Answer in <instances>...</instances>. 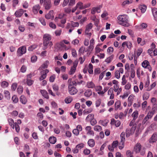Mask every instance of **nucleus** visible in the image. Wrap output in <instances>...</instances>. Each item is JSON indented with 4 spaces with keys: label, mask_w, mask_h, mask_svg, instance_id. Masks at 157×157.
<instances>
[{
    "label": "nucleus",
    "mask_w": 157,
    "mask_h": 157,
    "mask_svg": "<svg viewBox=\"0 0 157 157\" xmlns=\"http://www.w3.org/2000/svg\"><path fill=\"white\" fill-rule=\"evenodd\" d=\"M128 17L127 15H124L119 16L117 19L119 21L118 23L119 24L124 26L128 27L130 25L128 22Z\"/></svg>",
    "instance_id": "f257e3e1"
},
{
    "label": "nucleus",
    "mask_w": 157,
    "mask_h": 157,
    "mask_svg": "<svg viewBox=\"0 0 157 157\" xmlns=\"http://www.w3.org/2000/svg\"><path fill=\"white\" fill-rule=\"evenodd\" d=\"M136 127V125H133L131 128H127L125 132L126 137H129L134 133Z\"/></svg>",
    "instance_id": "f03ea898"
},
{
    "label": "nucleus",
    "mask_w": 157,
    "mask_h": 157,
    "mask_svg": "<svg viewBox=\"0 0 157 157\" xmlns=\"http://www.w3.org/2000/svg\"><path fill=\"white\" fill-rule=\"evenodd\" d=\"M75 0H64L62 5L63 7H65L68 4V6H72L75 4Z\"/></svg>",
    "instance_id": "7ed1b4c3"
},
{
    "label": "nucleus",
    "mask_w": 157,
    "mask_h": 157,
    "mask_svg": "<svg viewBox=\"0 0 157 157\" xmlns=\"http://www.w3.org/2000/svg\"><path fill=\"white\" fill-rule=\"evenodd\" d=\"M68 91L71 95H75L78 92V90L74 86L71 85L68 86Z\"/></svg>",
    "instance_id": "20e7f679"
},
{
    "label": "nucleus",
    "mask_w": 157,
    "mask_h": 157,
    "mask_svg": "<svg viewBox=\"0 0 157 157\" xmlns=\"http://www.w3.org/2000/svg\"><path fill=\"white\" fill-rule=\"evenodd\" d=\"M26 47L23 46L19 48L17 51V55L19 56H22L26 53Z\"/></svg>",
    "instance_id": "39448f33"
},
{
    "label": "nucleus",
    "mask_w": 157,
    "mask_h": 157,
    "mask_svg": "<svg viewBox=\"0 0 157 157\" xmlns=\"http://www.w3.org/2000/svg\"><path fill=\"white\" fill-rule=\"evenodd\" d=\"M48 72L49 71L48 69H46L42 71H41L40 74L41 75L40 77L39 78L40 81L42 80L45 79L47 76V74Z\"/></svg>",
    "instance_id": "423d86ee"
},
{
    "label": "nucleus",
    "mask_w": 157,
    "mask_h": 157,
    "mask_svg": "<svg viewBox=\"0 0 157 157\" xmlns=\"http://www.w3.org/2000/svg\"><path fill=\"white\" fill-rule=\"evenodd\" d=\"M44 6L45 9L47 10H49L51 7V2L50 0H46L44 3Z\"/></svg>",
    "instance_id": "0eeeda50"
},
{
    "label": "nucleus",
    "mask_w": 157,
    "mask_h": 157,
    "mask_svg": "<svg viewBox=\"0 0 157 157\" xmlns=\"http://www.w3.org/2000/svg\"><path fill=\"white\" fill-rule=\"evenodd\" d=\"M102 7L101 5H99L97 7H94L92 8L91 11V13L92 14H94L96 12L98 13H99L101 12L100 9Z\"/></svg>",
    "instance_id": "6e6552de"
},
{
    "label": "nucleus",
    "mask_w": 157,
    "mask_h": 157,
    "mask_svg": "<svg viewBox=\"0 0 157 157\" xmlns=\"http://www.w3.org/2000/svg\"><path fill=\"white\" fill-rule=\"evenodd\" d=\"M45 17L47 19H51L52 20L54 18L53 11V10H50L48 13L45 15Z\"/></svg>",
    "instance_id": "1a4fd4ad"
},
{
    "label": "nucleus",
    "mask_w": 157,
    "mask_h": 157,
    "mask_svg": "<svg viewBox=\"0 0 157 157\" xmlns=\"http://www.w3.org/2000/svg\"><path fill=\"white\" fill-rule=\"evenodd\" d=\"M157 140V134L154 133L149 140V142L151 144H153Z\"/></svg>",
    "instance_id": "9d476101"
},
{
    "label": "nucleus",
    "mask_w": 157,
    "mask_h": 157,
    "mask_svg": "<svg viewBox=\"0 0 157 157\" xmlns=\"http://www.w3.org/2000/svg\"><path fill=\"white\" fill-rule=\"evenodd\" d=\"M121 137V141L119 143L120 145L121 144L123 145L124 144V141H125V133L124 132H122L120 135Z\"/></svg>",
    "instance_id": "9b49d317"
},
{
    "label": "nucleus",
    "mask_w": 157,
    "mask_h": 157,
    "mask_svg": "<svg viewBox=\"0 0 157 157\" xmlns=\"http://www.w3.org/2000/svg\"><path fill=\"white\" fill-rule=\"evenodd\" d=\"M141 148L142 146L141 144L140 143H137L134 147V151L137 153H139Z\"/></svg>",
    "instance_id": "f8f14e48"
},
{
    "label": "nucleus",
    "mask_w": 157,
    "mask_h": 157,
    "mask_svg": "<svg viewBox=\"0 0 157 157\" xmlns=\"http://www.w3.org/2000/svg\"><path fill=\"white\" fill-rule=\"evenodd\" d=\"M24 11L22 9H20L18 11H16L15 13V16L17 17H21L23 14Z\"/></svg>",
    "instance_id": "ddd939ff"
},
{
    "label": "nucleus",
    "mask_w": 157,
    "mask_h": 157,
    "mask_svg": "<svg viewBox=\"0 0 157 157\" xmlns=\"http://www.w3.org/2000/svg\"><path fill=\"white\" fill-rule=\"evenodd\" d=\"M40 92L42 96L45 98L48 99L49 98L48 93L46 91L44 90H41Z\"/></svg>",
    "instance_id": "4468645a"
},
{
    "label": "nucleus",
    "mask_w": 157,
    "mask_h": 157,
    "mask_svg": "<svg viewBox=\"0 0 157 157\" xmlns=\"http://www.w3.org/2000/svg\"><path fill=\"white\" fill-rule=\"evenodd\" d=\"M44 41L49 42L51 40V37L50 35L48 34H45L43 36Z\"/></svg>",
    "instance_id": "2eb2a0df"
},
{
    "label": "nucleus",
    "mask_w": 157,
    "mask_h": 157,
    "mask_svg": "<svg viewBox=\"0 0 157 157\" xmlns=\"http://www.w3.org/2000/svg\"><path fill=\"white\" fill-rule=\"evenodd\" d=\"M49 64L48 61H46L44 63L41 65V67L39 68V70H41L43 69L47 68L48 67V65Z\"/></svg>",
    "instance_id": "dca6fc26"
},
{
    "label": "nucleus",
    "mask_w": 157,
    "mask_h": 157,
    "mask_svg": "<svg viewBox=\"0 0 157 157\" xmlns=\"http://www.w3.org/2000/svg\"><path fill=\"white\" fill-rule=\"evenodd\" d=\"M40 6L39 5L34 6L33 9V13L35 14L37 13L39 9H40Z\"/></svg>",
    "instance_id": "f3484780"
},
{
    "label": "nucleus",
    "mask_w": 157,
    "mask_h": 157,
    "mask_svg": "<svg viewBox=\"0 0 157 157\" xmlns=\"http://www.w3.org/2000/svg\"><path fill=\"white\" fill-rule=\"evenodd\" d=\"M152 12L155 20L157 21V9L154 8L152 9Z\"/></svg>",
    "instance_id": "a211bd4d"
},
{
    "label": "nucleus",
    "mask_w": 157,
    "mask_h": 157,
    "mask_svg": "<svg viewBox=\"0 0 157 157\" xmlns=\"http://www.w3.org/2000/svg\"><path fill=\"white\" fill-rule=\"evenodd\" d=\"M20 100L23 104H25L27 102V100L25 97L23 95H21L20 98Z\"/></svg>",
    "instance_id": "6ab92c4d"
},
{
    "label": "nucleus",
    "mask_w": 157,
    "mask_h": 157,
    "mask_svg": "<svg viewBox=\"0 0 157 157\" xmlns=\"http://www.w3.org/2000/svg\"><path fill=\"white\" fill-rule=\"evenodd\" d=\"M88 144L89 146L93 147L95 144V142L94 140L93 139H90L88 142Z\"/></svg>",
    "instance_id": "aec40b11"
},
{
    "label": "nucleus",
    "mask_w": 157,
    "mask_h": 157,
    "mask_svg": "<svg viewBox=\"0 0 157 157\" xmlns=\"http://www.w3.org/2000/svg\"><path fill=\"white\" fill-rule=\"evenodd\" d=\"M77 8H79L80 10H82L84 9L83 3L81 2H79L78 3L76 6Z\"/></svg>",
    "instance_id": "412c9836"
},
{
    "label": "nucleus",
    "mask_w": 157,
    "mask_h": 157,
    "mask_svg": "<svg viewBox=\"0 0 157 157\" xmlns=\"http://www.w3.org/2000/svg\"><path fill=\"white\" fill-rule=\"evenodd\" d=\"M93 27V25L91 23H90L87 25L86 28V32H89L90 30Z\"/></svg>",
    "instance_id": "4be33fe9"
},
{
    "label": "nucleus",
    "mask_w": 157,
    "mask_h": 157,
    "mask_svg": "<svg viewBox=\"0 0 157 157\" xmlns=\"http://www.w3.org/2000/svg\"><path fill=\"white\" fill-rule=\"evenodd\" d=\"M92 92L90 90H86L84 93V95L85 96L89 97L92 95Z\"/></svg>",
    "instance_id": "5701e85b"
},
{
    "label": "nucleus",
    "mask_w": 157,
    "mask_h": 157,
    "mask_svg": "<svg viewBox=\"0 0 157 157\" xmlns=\"http://www.w3.org/2000/svg\"><path fill=\"white\" fill-rule=\"evenodd\" d=\"M56 139L54 137H50L49 139V141L50 143L52 144H54L56 142Z\"/></svg>",
    "instance_id": "b1692460"
},
{
    "label": "nucleus",
    "mask_w": 157,
    "mask_h": 157,
    "mask_svg": "<svg viewBox=\"0 0 157 157\" xmlns=\"http://www.w3.org/2000/svg\"><path fill=\"white\" fill-rule=\"evenodd\" d=\"M139 8L141 11L142 13H144L146 11L147 7L145 5H140L139 6Z\"/></svg>",
    "instance_id": "393cba45"
},
{
    "label": "nucleus",
    "mask_w": 157,
    "mask_h": 157,
    "mask_svg": "<svg viewBox=\"0 0 157 157\" xmlns=\"http://www.w3.org/2000/svg\"><path fill=\"white\" fill-rule=\"evenodd\" d=\"M30 78V75H27V83L29 86L33 84V81L32 80L28 79V78Z\"/></svg>",
    "instance_id": "a878e982"
},
{
    "label": "nucleus",
    "mask_w": 157,
    "mask_h": 157,
    "mask_svg": "<svg viewBox=\"0 0 157 157\" xmlns=\"http://www.w3.org/2000/svg\"><path fill=\"white\" fill-rule=\"evenodd\" d=\"M155 113V112H154V110H151V111L148 113L147 115L146 116L148 118L150 119L152 117L153 115Z\"/></svg>",
    "instance_id": "bb28decb"
},
{
    "label": "nucleus",
    "mask_w": 157,
    "mask_h": 157,
    "mask_svg": "<svg viewBox=\"0 0 157 157\" xmlns=\"http://www.w3.org/2000/svg\"><path fill=\"white\" fill-rule=\"evenodd\" d=\"M149 62L148 61L146 60H145L142 63V66L145 68H146V67L149 65Z\"/></svg>",
    "instance_id": "cd10ccee"
},
{
    "label": "nucleus",
    "mask_w": 157,
    "mask_h": 157,
    "mask_svg": "<svg viewBox=\"0 0 157 157\" xmlns=\"http://www.w3.org/2000/svg\"><path fill=\"white\" fill-rule=\"evenodd\" d=\"M87 86L89 88H93L95 87V85L92 82H88L87 83Z\"/></svg>",
    "instance_id": "c85d7f7f"
},
{
    "label": "nucleus",
    "mask_w": 157,
    "mask_h": 157,
    "mask_svg": "<svg viewBox=\"0 0 157 157\" xmlns=\"http://www.w3.org/2000/svg\"><path fill=\"white\" fill-rule=\"evenodd\" d=\"M113 55H112L105 60V62L108 63H110L111 62V60L113 59Z\"/></svg>",
    "instance_id": "c756f323"
},
{
    "label": "nucleus",
    "mask_w": 157,
    "mask_h": 157,
    "mask_svg": "<svg viewBox=\"0 0 157 157\" xmlns=\"http://www.w3.org/2000/svg\"><path fill=\"white\" fill-rule=\"evenodd\" d=\"M115 110H117L119 108L121 105V102L118 101L116 102L115 103Z\"/></svg>",
    "instance_id": "7c9ffc66"
},
{
    "label": "nucleus",
    "mask_w": 157,
    "mask_h": 157,
    "mask_svg": "<svg viewBox=\"0 0 157 157\" xmlns=\"http://www.w3.org/2000/svg\"><path fill=\"white\" fill-rule=\"evenodd\" d=\"M132 2L133 0H126L122 3V5L125 6L126 4H129L132 3Z\"/></svg>",
    "instance_id": "2f4dec72"
},
{
    "label": "nucleus",
    "mask_w": 157,
    "mask_h": 157,
    "mask_svg": "<svg viewBox=\"0 0 157 157\" xmlns=\"http://www.w3.org/2000/svg\"><path fill=\"white\" fill-rule=\"evenodd\" d=\"M12 99L13 102L15 103H17L18 101V98H17V96L15 95H14L12 97Z\"/></svg>",
    "instance_id": "473e14b6"
},
{
    "label": "nucleus",
    "mask_w": 157,
    "mask_h": 157,
    "mask_svg": "<svg viewBox=\"0 0 157 157\" xmlns=\"http://www.w3.org/2000/svg\"><path fill=\"white\" fill-rule=\"evenodd\" d=\"M94 129L95 131L99 132L102 130V128L101 126L97 125L94 127Z\"/></svg>",
    "instance_id": "72a5a7b5"
},
{
    "label": "nucleus",
    "mask_w": 157,
    "mask_h": 157,
    "mask_svg": "<svg viewBox=\"0 0 157 157\" xmlns=\"http://www.w3.org/2000/svg\"><path fill=\"white\" fill-rule=\"evenodd\" d=\"M132 116L133 117V119L135 120L138 116V113L137 111L134 112L132 113Z\"/></svg>",
    "instance_id": "f704fd0d"
},
{
    "label": "nucleus",
    "mask_w": 157,
    "mask_h": 157,
    "mask_svg": "<svg viewBox=\"0 0 157 157\" xmlns=\"http://www.w3.org/2000/svg\"><path fill=\"white\" fill-rule=\"evenodd\" d=\"M108 122V121H107L106 120L104 121L100 120L99 121V123L101 124L102 125L104 126H106L107 125Z\"/></svg>",
    "instance_id": "c9c22d12"
},
{
    "label": "nucleus",
    "mask_w": 157,
    "mask_h": 157,
    "mask_svg": "<svg viewBox=\"0 0 157 157\" xmlns=\"http://www.w3.org/2000/svg\"><path fill=\"white\" fill-rule=\"evenodd\" d=\"M8 83L5 81L2 82L1 84V86L2 87L5 88L7 87L8 86Z\"/></svg>",
    "instance_id": "e433bc0d"
},
{
    "label": "nucleus",
    "mask_w": 157,
    "mask_h": 157,
    "mask_svg": "<svg viewBox=\"0 0 157 157\" xmlns=\"http://www.w3.org/2000/svg\"><path fill=\"white\" fill-rule=\"evenodd\" d=\"M94 118V115L93 114H89L87 117L86 120L87 121H90Z\"/></svg>",
    "instance_id": "4c0bfd02"
},
{
    "label": "nucleus",
    "mask_w": 157,
    "mask_h": 157,
    "mask_svg": "<svg viewBox=\"0 0 157 157\" xmlns=\"http://www.w3.org/2000/svg\"><path fill=\"white\" fill-rule=\"evenodd\" d=\"M149 95L147 92L145 93L143 95V99L144 100H147L149 98Z\"/></svg>",
    "instance_id": "58836bf2"
},
{
    "label": "nucleus",
    "mask_w": 157,
    "mask_h": 157,
    "mask_svg": "<svg viewBox=\"0 0 157 157\" xmlns=\"http://www.w3.org/2000/svg\"><path fill=\"white\" fill-rule=\"evenodd\" d=\"M115 76L117 79H119L120 77V74L119 71H116L115 73Z\"/></svg>",
    "instance_id": "ea45409f"
},
{
    "label": "nucleus",
    "mask_w": 157,
    "mask_h": 157,
    "mask_svg": "<svg viewBox=\"0 0 157 157\" xmlns=\"http://www.w3.org/2000/svg\"><path fill=\"white\" fill-rule=\"evenodd\" d=\"M126 154L127 157H133L131 151L129 150L127 151Z\"/></svg>",
    "instance_id": "a19ab883"
},
{
    "label": "nucleus",
    "mask_w": 157,
    "mask_h": 157,
    "mask_svg": "<svg viewBox=\"0 0 157 157\" xmlns=\"http://www.w3.org/2000/svg\"><path fill=\"white\" fill-rule=\"evenodd\" d=\"M76 68H74L73 67L71 68L69 74L70 75L73 74L75 72Z\"/></svg>",
    "instance_id": "79ce46f5"
},
{
    "label": "nucleus",
    "mask_w": 157,
    "mask_h": 157,
    "mask_svg": "<svg viewBox=\"0 0 157 157\" xmlns=\"http://www.w3.org/2000/svg\"><path fill=\"white\" fill-rule=\"evenodd\" d=\"M91 125L94 126L97 123V121L94 118L90 121Z\"/></svg>",
    "instance_id": "37998d69"
},
{
    "label": "nucleus",
    "mask_w": 157,
    "mask_h": 157,
    "mask_svg": "<svg viewBox=\"0 0 157 157\" xmlns=\"http://www.w3.org/2000/svg\"><path fill=\"white\" fill-rule=\"evenodd\" d=\"M84 144L83 143H81L78 144L76 146V148H77L78 149H81L83 147Z\"/></svg>",
    "instance_id": "c03bdc74"
},
{
    "label": "nucleus",
    "mask_w": 157,
    "mask_h": 157,
    "mask_svg": "<svg viewBox=\"0 0 157 157\" xmlns=\"http://www.w3.org/2000/svg\"><path fill=\"white\" fill-rule=\"evenodd\" d=\"M72 132L76 136H78L79 134V131L78 130V129L77 128L73 129Z\"/></svg>",
    "instance_id": "a18cd8bd"
},
{
    "label": "nucleus",
    "mask_w": 157,
    "mask_h": 157,
    "mask_svg": "<svg viewBox=\"0 0 157 157\" xmlns=\"http://www.w3.org/2000/svg\"><path fill=\"white\" fill-rule=\"evenodd\" d=\"M140 153V154L142 155H144L145 153V149L144 147L142 148L140 151L139 152Z\"/></svg>",
    "instance_id": "49530a36"
},
{
    "label": "nucleus",
    "mask_w": 157,
    "mask_h": 157,
    "mask_svg": "<svg viewBox=\"0 0 157 157\" xmlns=\"http://www.w3.org/2000/svg\"><path fill=\"white\" fill-rule=\"evenodd\" d=\"M72 100V99L71 98H67L65 100V102L67 104L71 103Z\"/></svg>",
    "instance_id": "de8ad7c7"
},
{
    "label": "nucleus",
    "mask_w": 157,
    "mask_h": 157,
    "mask_svg": "<svg viewBox=\"0 0 157 157\" xmlns=\"http://www.w3.org/2000/svg\"><path fill=\"white\" fill-rule=\"evenodd\" d=\"M135 76V71L134 69L133 68H132L131 70V75L130 77L132 78H134Z\"/></svg>",
    "instance_id": "09e8293b"
},
{
    "label": "nucleus",
    "mask_w": 157,
    "mask_h": 157,
    "mask_svg": "<svg viewBox=\"0 0 157 157\" xmlns=\"http://www.w3.org/2000/svg\"><path fill=\"white\" fill-rule=\"evenodd\" d=\"M18 93L20 94H21L23 92V88L21 86H19L17 89Z\"/></svg>",
    "instance_id": "8fccbe9b"
},
{
    "label": "nucleus",
    "mask_w": 157,
    "mask_h": 157,
    "mask_svg": "<svg viewBox=\"0 0 157 157\" xmlns=\"http://www.w3.org/2000/svg\"><path fill=\"white\" fill-rule=\"evenodd\" d=\"M101 72V69L100 68H96L94 71L95 75H98L100 74Z\"/></svg>",
    "instance_id": "3c124183"
},
{
    "label": "nucleus",
    "mask_w": 157,
    "mask_h": 157,
    "mask_svg": "<svg viewBox=\"0 0 157 157\" xmlns=\"http://www.w3.org/2000/svg\"><path fill=\"white\" fill-rule=\"evenodd\" d=\"M37 59V57L36 56H33L31 58V61L32 63L35 62Z\"/></svg>",
    "instance_id": "603ef678"
},
{
    "label": "nucleus",
    "mask_w": 157,
    "mask_h": 157,
    "mask_svg": "<svg viewBox=\"0 0 157 157\" xmlns=\"http://www.w3.org/2000/svg\"><path fill=\"white\" fill-rule=\"evenodd\" d=\"M127 82V81L125 79V76L124 75L122 78V85H124Z\"/></svg>",
    "instance_id": "864d4df0"
},
{
    "label": "nucleus",
    "mask_w": 157,
    "mask_h": 157,
    "mask_svg": "<svg viewBox=\"0 0 157 157\" xmlns=\"http://www.w3.org/2000/svg\"><path fill=\"white\" fill-rule=\"evenodd\" d=\"M36 47V45H33L29 47L28 49L29 51H32Z\"/></svg>",
    "instance_id": "5fc2aeb1"
},
{
    "label": "nucleus",
    "mask_w": 157,
    "mask_h": 157,
    "mask_svg": "<svg viewBox=\"0 0 157 157\" xmlns=\"http://www.w3.org/2000/svg\"><path fill=\"white\" fill-rule=\"evenodd\" d=\"M134 97V96L132 95H130L128 99V101L132 102L133 100Z\"/></svg>",
    "instance_id": "6e6d98bb"
},
{
    "label": "nucleus",
    "mask_w": 157,
    "mask_h": 157,
    "mask_svg": "<svg viewBox=\"0 0 157 157\" xmlns=\"http://www.w3.org/2000/svg\"><path fill=\"white\" fill-rule=\"evenodd\" d=\"M4 94H5V96L6 97L8 98H10V93L9 91L7 90L5 91Z\"/></svg>",
    "instance_id": "4d7b16f0"
},
{
    "label": "nucleus",
    "mask_w": 157,
    "mask_h": 157,
    "mask_svg": "<svg viewBox=\"0 0 157 157\" xmlns=\"http://www.w3.org/2000/svg\"><path fill=\"white\" fill-rule=\"evenodd\" d=\"M118 142L117 140H116L114 141L112 145L113 146V147L114 148L116 147L118 145Z\"/></svg>",
    "instance_id": "13d9d810"
},
{
    "label": "nucleus",
    "mask_w": 157,
    "mask_h": 157,
    "mask_svg": "<svg viewBox=\"0 0 157 157\" xmlns=\"http://www.w3.org/2000/svg\"><path fill=\"white\" fill-rule=\"evenodd\" d=\"M55 78V75L51 76L49 78V81L51 82H53L54 81Z\"/></svg>",
    "instance_id": "bf43d9fd"
},
{
    "label": "nucleus",
    "mask_w": 157,
    "mask_h": 157,
    "mask_svg": "<svg viewBox=\"0 0 157 157\" xmlns=\"http://www.w3.org/2000/svg\"><path fill=\"white\" fill-rule=\"evenodd\" d=\"M50 27L52 29H55L56 28V25L52 22H51L49 24Z\"/></svg>",
    "instance_id": "052dcab7"
},
{
    "label": "nucleus",
    "mask_w": 157,
    "mask_h": 157,
    "mask_svg": "<svg viewBox=\"0 0 157 157\" xmlns=\"http://www.w3.org/2000/svg\"><path fill=\"white\" fill-rule=\"evenodd\" d=\"M15 126L16 130L17 132H18L20 130L19 127L17 123H15Z\"/></svg>",
    "instance_id": "680f3d73"
},
{
    "label": "nucleus",
    "mask_w": 157,
    "mask_h": 157,
    "mask_svg": "<svg viewBox=\"0 0 157 157\" xmlns=\"http://www.w3.org/2000/svg\"><path fill=\"white\" fill-rule=\"evenodd\" d=\"M17 86V84L16 83H13L12 84L11 86V88L13 90H15Z\"/></svg>",
    "instance_id": "e2e57ef3"
},
{
    "label": "nucleus",
    "mask_w": 157,
    "mask_h": 157,
    "mask_svg": "<svg viewBox=\"0 0 157 157\" xmlns=\"http://www.w3.org/2000/svg\"><path fill=\"white\" fill-rule=\"evenodd\" d=\"M101 102V100L100 99H98L96 102V106L97 107H98L100 105Z\"/></svg>",
    "instance_id": "0e129e2a"
},
{
    "label": "nucleus",
    "mask_w": 157,
    "mask_h": 157,
    "mask_svg": "<svg viewBox=\"0 0 157 157\" xmlns=\"http://www.w3.org/2000/svg\"><path fill=\"white\" fill-rule=\"evenodd\" d=\"M143 51V49L142 48H140L138 49L137 56L138 57L139 56L140 54Z\"/></svg>",
    "instance_id": "69168bd1"
},
{
    "label": "nucleus",
    "mask_w": 157,
    "mask_h": 157,
    "mask_svg": "<svg viewBox=\"0 0 157 157\" xmlns=\"http://www.w3.org/2000/svg\"><path fill=\"white\" fill-rule=\"evenodd\" d=\"M83 153L85 155H88L90 154V151L89 149H86L84 150Z\"/></svg>",
    "instance_id": "338daca9"
},
{
    "label": "nucleus",
    "mask_w": 157,
    "mask_h": 157,
    "mask_svg": "<svg viewBox=\"0 0 157 157\" xmlns=\"http://www.w3.org/2000/svg\"><path fill=\"white\" fill-rule=\"evenodd\" d=\"M154 110L155 112L157 110V104H154L153 105V108L151 110Z\"/></svg>",
    "instance_id": "774afa93"
}]
</instances>
